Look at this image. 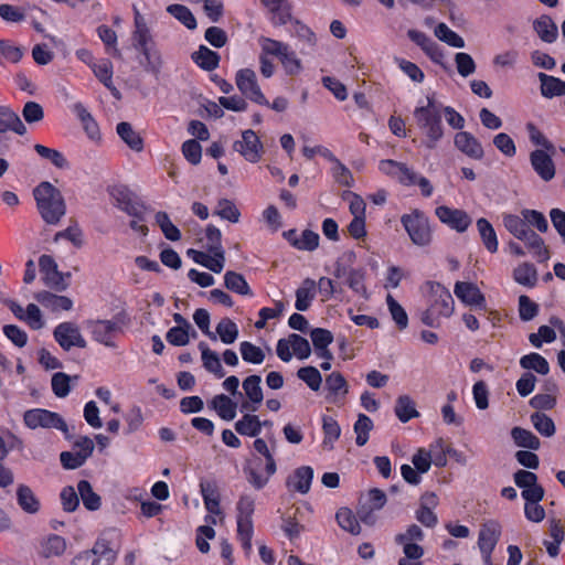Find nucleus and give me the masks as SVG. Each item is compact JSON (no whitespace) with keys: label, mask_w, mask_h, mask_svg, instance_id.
<instances>
[{"label":"nucleus","mask_w":565,"mask_h":565,"mask_svg":"<svg viewBox=\"0 0 565 565\" xmlns=\"http://www.w3.org/2000/svg\"><path fill=\"white\" fill-rule=\"evenodd\" d=\"M533 29L545 43H553L558 36V29L553 19L543 14L533 21Z\"/></svg>","instance_id":"5701e85b"},{"label":"nucleus","mask_w":565,"mask_h":565,"mask_svg":"<svg viewBox=\"0 0 565 565\" xmlns=\"http://www.w3.org/2000/svg\"><path fill=\"white\" fill-rule=\"evenodd\" d=\"M454 142L459 151L471 159L481 160L484 156V151L480 141L468 131L457 132L455 135Z\"/></svg>","instance_id":"f3484780"},{"label":"nucleus","mask_w":565,"mask_h":565,"mask_svg":"<svg viewBox=\"0 0 565 565\" xmlns=\"http://www.w3.org/2000/svg\"><path fill=\"white\" fill-rule=\"evenodd\" d=\"M260 382L259 375H249L243 381V388L252 403L260 404L263 402L264 395Z\"/></svg>","instance_id":"49530a36"},{"label":"nucleus","mask_w":565,"mask_h":565,"mask_svg":"<svg viewBox=\"0 0 565 565\" xmlns=\"http://www.w3.org/2000/svg\"><path fill=\"white\" fill-rule=\"evenodd\" d=\"M534 428L544 437H552L555 434L553 419L544 413L536 412L530 417Z\"/></svg>","instance_id":"8fccbe9b"},{"label":"nucleus","mask_w":565,"mask_h":565,"mask_svg":"<svg viewBox=\"0 0 565 565\" xmlns=\"http://www.w3.org/2000/svg\"><path fill=\"white\" fill-rule=\"evenodd\" d=\"M356 255L353 250L344 252L334 264L333 275L335 278H347L355 268H353V264L355 263Z\"/></svg>","instance_id":"a18cd8bd"},{"label":"nucleus","mask_w":565,"mask_h":565,"mask_svg":"<svg viewBox=\"0 0 565 565\" xmlns=\"http://www.w3.org/2000/svg\"><path fill=\"white\" fill-rule=\"evenodd\" d=\"M235 429L241 435L255 437L260 433L262 422L256 415L245 414L235 423Z\"/></svg>","instance_id":"ea45409f"},{"label":"nucleus","mask_w":565,"mask_h":565,"mask_svg":"<svg viewBox=\"0 0 565 565\" xmlns=\"http://www.w3.org/2000/svg\"><path fill=\"white\" fill-rule=\"evenodd\" d=\"M429 307L437 312V316L448 318L454 312V298L449 290L439 282H428Z\"/></svg>","instance_id":"9b49d317"},{"label":"nucleus","mask_w":565,"mask_h":565,"mask_svg":"<svg viewBox=\"0 0 565 565\" xmlns=\"http://www.w3.org/2000/svg\"><path fill=\"white\" fill-rule=\"evenodd\" d=\"M156 223L158 224L167 239L175 242L181 238L180 230L171 222L169 215L166 212H157Z\"/></svg>","instance_id":"09e8293b"},{"label":"nucleus","mask_w":565,"mask_h":565,"mask_svg":"<svg viewBox=\"0 0 565 565\" xmlns=\"http://www.w3.org/2000/svg\"><path fill=\"white\" fill-rule=\"evenodd\" d=\"M514 280L523 286L533 287L537 280V271L533 264L522 263L513 270Z\"/></svg>","instance_id":"58836bf2"},{"label":"nucleus","mask_w":565,"mask_h":565,"mask_svg":"<svg viewBox=\"0 0 565 565\" xmlns=\"http://www.w3.org/2000/svg\"><path fill=\"white\" fill-rule=\"evenodd\" d=\"M77 492L87 510L96 511L100 508L102 499L96 492H94L89 481L79 480L77 483Z\"/></svg>","instance_id":"473e14b6"},{"label":"nucleus","mask_w":565,"mask_h":565,"mask_svg":"<svg viewBox=\"0 0 565 565\" xmlns=\"http://www.w3.org/2000/svg\"><path fill=\"white\" fill-rule=\"evenodd\" d=\"M330 161L334 163L332 169L335 181L344 186L353 185V175L351 171L341 163L333 154H330Z\"/></svg>","instance_id":"338daca9"},{"label":"nucleus","mask_w":565,"mask_h":565,"mask_svg":"<svg viewBox=\"0 0 565 565\" xmlns=\"http://www.w3.org/2000/svg\"><path fill=\"white\" fill-rule=\"evenodd\" d=\"M477 228L486 248L490 253H495L498 250V238L493 226L486 218L481 217L477 221Z\"/></svg>","instance_id":"4c0bfd02"},{"label":"nucleus","mask_w":565,"mask_h":565,"mask_svg":"<svg viewBox=\"0 0 565 565\" xmlns=\"http://www.w3.org/2000/svg\"><path fill=\"white\" fill-rule=\"evenodd\" d=\"M15 495L17 503L24 513L36 514L41 510L40 499L28 484H18Z\"/></svg>","instance_id":"6ab92c4d"},{"label":"nucleus","mask_w":565,"mask_h":565,"mask_svg":"<svg viewBox=\"0 0 565 565\" xmlns=\"http://www.w3.org/2000/svg\"><path fill=\"white\" fill-rule=\"evenodd\" d=\"M192 60L201 68L205 71H213L218 66L220 55L209 47L201 45L199 50L192 54Z\"/></svg>","instance_id":"f704fd0d"},{"label":"nucleus","mask_w":565,"mask_h":565,"mask_svg":"<svg viewBox=\"0 0 565 565\" xmlns=\"http://www.w3.org/2000/svg\"><path fill=\"white\" fill-rule=\"evenodd\" d=\"M224 344H232L238 337V328L230 318H223L216 326L214 332Z\"/></svg>","instance_id":"79ce46f5"},{"label":"nucleus","mask_w":565,"mask_h":565,"mask_svg":"<svg viewBox=\"0 0 565 565\" xmlns=\"http://www.w3.org/2000/svg\"><path fill=\"white\" fill-rule=\"evenodd\" d=\"M214 214L232 223H238L241 217L239 210L236 207L234 202L228 199H220L217 201Z\"/></svg>","instance_id":"de8ad7c7"},{"label":"nucleus","mask_w":565,"mask_h":565,"mask_svg":"<svg viewBox=\"0 0 565 565\" xmlns=\"http://www.w3.org/2000/svg\"><path fill=\"white\" fill-rule=\"evenodd\" d=\"M315 297L316 281L311 278H306L301 286L296 290V309L299 311H306L310 307Z\"/></svg>","instance_id":"c85d7f7f"},{"label":"nucleus","mask_w":565,"mask_h":565,"mask_svg":"<svg viewBox=\"0 0 565 565\" xmlns=\"http://www.w3.org/2000/svg\"><path fill=\"white\" fill-rule=\"evenodd\" d=\"M167 11L188 29L194 30L196 28V19L188 7L183 4H170Z\"/></svg>","instance_id":"864d4df0"},{"label":"nucleus","mask_w":565,"mask_h":565,"mask_svg":"<svg viewBox=\"0 0 565 565\" xmlns=\"http://www.w3.org/2000/svg\"><path fill=\"white\" fill-rule=\"evenodd\" d=\"M291 245L301 250H315L319 245V235L310 230H305L299 238L291 241Z\"/></svg>","instance_id":"e2e57ef3"},{"label":"nucleus","mask_w":565,"mask_h":565,"mask_svg":"<svg viewBox=\"0 0 565 565\" xmlns=\"http://www.w3.org/2000/svg\"><path fill=\"white\" fill-rule=\"evenodd\" d=\"M326 386L330 395L334 397L345 396L349 392L348 383L339 372H332L326 377Z\"/></svg>","instance_id":"3c124183"},{"label":"nucleus","mask_w":565,"mask_h":565,"mask_svg":"<svg viewBox=\"0 0 565 565\" xmlns=\"http://www.w3.org/2000/svg\"><path fill=\"white\" fill-rule=\"evenodd\" d=\"M200 492L202 494L205 509L215 515L221 514L220 508V492L216 481L214 480H201Z\"/></svg>","instance_id":"aec40b11"},{"label":"nucleus","mask_w":565,"mask_h":565,"mask_svg":"<svg viewBox=\"0 0 565 565\" xmlns=\"http://www.w3.org/2000/svg\"><path fill=\"white\" fill-rule=\"evenodd\" d=\"M407 35L414 43L420 46L422 50L431 57V60L437 61L438 57H441L437 43L434 42L426 33L417 30H409Z\"/></svg>","instance_id":"7c9ffc66"},{"label":"nucleus","mask_w":565,"mask_h":565,"mask_svg":"<svg viewBox=\"0 0 565 565\" xmlns=\"http://www.w3.org/2000/svg\"><path fill=\"white\" fill-rule=\"evenodd\" d=\"M35 299L45 308L53 311L65 310L68 311L73 307V301L66 296H58L50 291H40L35 294Z\"/></svg>","instance_id":"b1692460"},{"label":"nucleus","mask_w":565,"mask_h":565,"mask_svg":"<svg viewBox=\"0 0 565 565\" xmlns=\"http://www.w3.org/2000/svg\"><path fill=\"white\" fill-rule=\"evenodd\" d=\"M129 318L125 312H120L113 320H88L86 328L90 331L95 341L108 347L115 348L114 338L122 332V327L129 323Z\"/></svg>","instance_id":"20e7f679"},{"label":"nucleus","mask_w":565,"mask_h":565,"mask_svg":"<svg viewBox=\"0 0 565 565\" xmlns=\"http://www.w3.org/2000/svg\"><path fill=\"white\" fill-rule=\"evenodd\" d=\"M386 302L393 320L399 330H404L408 326V317L404 308L393 298L392 295H387Z\"/></svg>","instance_id":"bf43d9fd"},{"label":"nucleus","mask_w":565,"mask_h":565,"mask_svg":"<svg viewBox=\"0 0 565 565\" xmlns=\"http://www.w3.org/2000/svg\"><path fill=\"white\" fill-rule=\"evenodd\" d=\"M39 213L43 221L56 225L66 213L64 198L58 189L50 182H41L34 190Z\"/></svg>","instance_id":"f03ea898"},{"label":"nucleus","mask_w":565,"mask_h":565,"mask_svg":"<svg viewBox=\"0 0 565 565\" xmlns=\"http://www.w3.org/2000/svg\"><path fill=\"white\" fill-rule=\"evenodd\" d=\"M39 266L41 273L44 275L43 280L46 286L56 291H64L68 287L67 279L71 274H63L58 271L57 264L54 258L50 255H42L39 259Z\"/></svg>","instance_id":"6e6552de"},{"label":"nucleus","mask_w":565,"mask_h":565,"mask_svg":"<svg viewBox=\"0 0 565 565\" xmlns=\"http://www.w3.org/2000/svg\"><path fill=\"white\" fill-rule=\"evenodd\" d=\"M116 131L120 139L134 151L140 152L143 149V140L134 129L130 122L121 121L117 125Z\"/></svg>","instance_id":"bb28decb"},{"label":"nucleus","mask_w":565,"mask_h":565,"mask_svg":"<svg viewBox=\"0 0 565 565\" xmlns=\"http://www.w3.org/2000/svg\"><path fill=\"white\" fill-rule=\"evenodd\" d=\"M414 118L427 138L426 146L430 149L435 148L437 141L444 136L441 106L435 102L434 97L428 96L425 106L415 108Z\"/></svg>","instance_id":"7ed1b4c3"},{"label":"nucleus","mask_w":565,"mask_h":565,"mask_svg":"<svg viewBox=\"0 0 565 565\" xmlns=\"http://www.w3.org/2000/svg\"><path fill=\"white\" fill-rule=\"evenodd\" d=\"M24 51L21 46L14 45L9 40H0V65L4 62L18 63L22 58Z\"/></svg>","instance_id":"c03bdc74"},{"label":"nucleus","mask_w":565,"mask_h":565,"mask_svg":"<svg viewBox=\"0 0 565 565\" xmlns=\"http://www.w3.org/2000/svg\"><path fill=\"white\" fill-rule=\"evenodd\" d=\"M97 34L99 36V39L103 41V43L109 47L110 50L108 51L113 56L115 57H120L121 56V53L120 51L116 47V43H117V34L116 32L110 29L108 25H99L97 28Z\"/></svg>","instance_id":"680f3d73"},{"label":"nucleus","mask_w":565,"mask_h":565,"mask_svg":"<svg viewBox=\"0 0 565 565\" xmlns=\"http://www.w3.org/2000/svg\"><path fill=\"white\" fill-rule=\"evenodd\" d=\"M236 85L239 92L252 102L263 106L269 105V102L264 96L259 85L257 84L256 74L253 70H239L236 74Z\"/></svg>","instance_id":"9d476101"},{"label":"nucleus","mask_w":565,"mask_h":565,"mask_svg":"<svg viewBox=\"0 0 565 565\" xmlns=\"http://www.w3.org/2000/svg\"><path fill=\"white\" fill-rule=\"evenodd\" d=\"M55 341L65 351L71 350L73 347L86 348L87 343L82 337L78 327L73 322L60 323L53 332Z\"/></svg>","instance_id":"f8f14e48"},{"label":"nucleus","mask_w":565,"mask_h":565,"mask_svg":"<svg viewBox=\"0 0 565 565\" xmlns=\"http://www.w3.org/2000/svg\"><path fill=\"white\" fill-rule=\"evenodd\" d=\"M531 166L539 177L544 181H551L555 177V164L552 158L541 149H536L530 154Z\"/></svg>","instance_id":"a211bd4d"},{"label":"nucleus","mask_w":565,"mask_h":565,"mask_svg":"<svg viewBox=\"0 0 565 565\" xmlns=\"http://www.w3.org/2000/svg\"><path fill=\"white\" fill-rule=\"evenodd\" d=\"M0 131H13L20 136L26 132V128L20 117L9 107L0 106Z\"/></svg>","instance_id":"393cba45"},{"label":"nucleus","mask_w":565,"mask_h":565,"mask_svg":"<svg viewBox=\"0 0 565 565\" xmlns=\"http://www.w3.org/2000/svg\"><path fill=\"white\" fill-rule=\"evenodd\" d=\"M511 437L518 447L537 450L541 446L540 439L531 431L522 427H513Z\"/></svg>","instance_id":"72a5a7b5"},{"label":"nucleus","mask_w":565,"mask_h":565,"mask_svg":"<svg viewBox=\"0 0 565 565\" xmlns=\"http://www.w3.org/2000/svg\"><path fill=\"white\" fill-rule=\"evenodd\" d=\"M71 376L63 372H57L52 376V391L60 397H66L71 391Z\"/></svg>","instance_id":"774afa93"},{"label":"nucleus","mask_w":565,"mask_h":565,"mask_svg":"<svg viewBox=\"0 0 565 565\" xmlns=\"http://www.w3.org/2000/svg\"><path fill=\"white\" fill-rule=\"evenodd\" d=\"M440 222L449 225L458 232H465L471 223L469 215L457 209H450L446 205L438 206L435 211Z\"/></svg>","instance_id":"2eb2a0df"},{"label":"nucleus","mask_w":565,"mask_h":565,"mask_svg":"<svg viewBox=\"0 0 565 565\" xmlns=\"http://www.w3.org/2000/svg\"><path fill=\"white\" fill-rule=\"evenodd\" d=\"M211 406L224 420H232L236 416L237 404L225 394L214 396Z\"/></svg>","instance_id":"c756f323"},{"label":"nucleus","mask_w":565,"mask_h":565,"mask_svg":"<svg viewBox=\"0 0 565 565\" xmlns=\"http://www.w3.org/2000/svg\"><path fill=\"white\" fill-rule=\"evenodd\" d=\"M225 287L238 295L248 296L252 295V290L242 274L228 270L224 275Z\"/></svg>","instance_id":"e433bc0d"},{"label":"nucleus","mask_w":565,"mask_h":565,"mask_svg":"<svg viewBox=\"0 0 565 565\" xmlns=\"http://www.w3.org/2000/svg\"><path fill=\"white\" fill-rule=\"evenodd\" d=\"M435 35L440 41L447 43L450 46L458 47V49H461L465 46L463 39L459 34H457L455 31L449 29L447 26V24H445V23H439L435 28Z\"/></svg>","instance_id":"4d7b16f0"},{"label":"nucleus","mask_w":565,"mask_h":565,"mask_svg":"<svg viewBox=\"0 0 565 565\" xmlns=\"http://www.w3.org/2000/svg\"><path fill=\"white\" fill-rule=\"evenodd\" d=\"M313 478V469L309 466L297 468L287 480V487L306 494L310 490L311 481Z\"/></svg>","instance_id":"4be33fe9"},{"label":"nucleus","mask_w":565,"mask_h":565,"mask_svg":"<svg viewBox=\"0 0 565 565\" xmlns=\"http://www.w3.org/2000/svg\"><path fill=\"white\" fill-rule=\"evenodd\" d=\"M405 231L415 245L426 246L431 241V231L428 217L419 210H414L409 214L401 217Z\"/></svg>","instance_id":"39448f33"},{"label":"nucleus","mask_w":565,"mask_h":565,"mask_svg":"<svg viewBox=\"0 0 565 565\" xmlns=\"http://www.w3.org/2000/svg\"><path fill=\"white\" fill-rule=\"evenodd\" d=\"M395 415L402 423H407L412 418L419 416V413L415 408L414 401L408 395H401L396 399Z\"/></svg>","instance_id":"c9c22d12"},{"label":"nucleus","mask_w":565,"mask_h":565,"mask_svg":"<svg viewBox=\"0 0 565 565\" xmlns=\"http://www.w3.org/2000/svg\"><path fill=\"white\" fill-rule=\"evenodd\" d=\"M365 270L354 269L347 278V285L355 292L367 299V291L364 285Z\"/></svg>","instance_id":"0e129e2a"},{"label":"nucleus","mask_w":565,"mask_h":565,"mask_svg":"<svg viewBox=\"0 0 565 565\" xmlns=\"http://www.w3.org/2000/svg\"><path fill=\"white\" fill-rule=\"evenodd\" d=\"M373 429L372 419L365 414H359L354 424V433L356 434L355 443L358 446H364L369 440V434Z\"/></svg>","instance_id":"6e6d98bb"},{"label":"nucleus","mask_w":565,"mask_h":565,"mask_svg":"<svg viewBox=\"0 0 565 565\" xmlns=\"http://www.w3.org/2000/svg\"><path fill=\"white\" fill-rule=\"evenodd\" d=\"M199 349L201 350L202 362L205 370L213 373L218 379L224 377L225 371L221 364L218 354L212 351L205 342H200Z\"/></svg>","instance_id":"a878e982"},{"label":"nucleus","mask_w":565,"mask_h":565,"mask_svg":"<svg viewBox=\"0 0 565 565\" xmlns=\"http://www.w3.org/2000/svg\"><path fill=\"white\" fill-rule=\"evenodd\" d=\"M34 150L41 158L49 160L58 169H64L68 167L66 158L58 150L49 148L40 143H36L34 146Z\"/></svg>","instance_id":"603ef678"},{"label":"nucleus","mask_w":565,"mask_h":565,"mask_svg":"<svg viewBox=\"0 0 565 565\" xmlns=\"http://www.w3.org/2000/svg\"><path fill=\"white\" fill-rule=\"evenodd\" d=\"M501 535V525L495 520H489L481 525L478 546L486 564L491 565V554Z\"/></svg>","instance_id":"1a4fd4ad"},{"label":"nucleus","mask_w":565,"mask_h":565,"mask_svg":"<svg viewBox=\"0 0 565 565\" xmlns=\"http://www.w3.org/2000/svg\"><path fill=\"white\" fill-rule=\"evenodd\" d=\"M243 470L247 481L257 490L263 489L273 476L265 471L264 460L258 456H253Z\"/></svg>","instance_id":"dca6fc26"},{"label":"nucleus","mask_w":565,"mask_h":565,"mask_svg":"<svg viewBox=\"0 0 565 565\" xmlns=\"http://www.w3.org/2000/svg\"><path fill=\"white\" fill-rule=\"evenodd\" d=\"M66 550V541L57 534H50L40 541L38 553L43 558L58 557Z\"/></svg>","instance_id":"412c9836"},{"label":"nucleus","mask_w":565,"mask_h":565,"mask_svg":"<svg viewBox=\"0 0 565 565\" xmlns=\"http://www.w3.org/2000/svg\"><path fill=\"white\" fill-rule=\"evenodd\" d=\"M503 225L516 239L524 242L525 246L533 250L537 257L542 259L550 257L548 249L543 238L531 228L533 227L540 233H546L548 231L547 218L542 212L523 209L520 215L504 214Z\"/></svg>","instance_id":"f257e3e1"},{"label":"nucleus","mask_w":565,"mask_h":565,"mask_svg":"<svg viewBox=\"0 0 565 565\" xmlns=\"http://www.w3.org/2000/svg\"><path fill=\"white\" fill-rule=\"evenodd\" d=\"M239 351L243 360L248 363L260 364L265 359L263 350L248 341H243L239 344Z\"/></svg>","instance_id":"052dcab7"},{"label":"nucleus","mask_w":565,"mask_h":565,"mask_svg":"<svg viewBox=\"0 0 565 565\" xmlns=\"http://www.w3.org/2000/svg\"><path fill=\"white\" fill-rule=\"evenodd\" d=\"M289 342H291L292 353L299 360H305L310 356L311 348H310L309 341L306 338H303L297 333H291V334H289Z\"/></svg>","instance_id":"69168bd1"},{"label":"nucleus","mask_w":565,"mask_h":565,"mask_svg":"<svg viewBox=\"0 0 565 565\" xmlns=\"http://www.w3.org/2000/svg\"><path fill=\"white\" fill-rule=\"evenodd\" d=\"M297 376L303 381L309 388L317 392L321 387L322 376L317 367L303 366L297 371Z\"/></svg>","instance_id":"13d9d810"},{"label":"nucleus","mask_w":565,"mask_h":565,"mask_svg":"<svg viewBox=\"0 0 565 565\" xmlns=\"http://www.w3.org/2000/svg\"><path fill=\"white\" fill-rule=\"evenodd\" d=\"M242 138V140L234 142V150L239 152L247 161L257 162L262 157L263 150L259 138L250 129L243 131Z\"/></svg>","instance_id":"ddd939ff"},{"label":"nucleus","mask_w":565,"mask_h":565,"mask_svg":"<svg viewBox=\"0 0 565 565\" xmlns=\"http://www.w3.org/2000/svg\"><path fill=\"white\" fill-rule=\"evenodd\" d=\"M539 79L541 82V94L546 98H553L556 96L565 95V82L547 75L545 73H539Z\"/></svg>","instance_id":"cd10ccee"},{"label":"nucleus","mask_w":565,"mask_h":565,"mask_svg":"<svg viewBox=\"0 0 565 565\" xmlns=\"http://www.w3.org/2000/svg\"><path fill=\"white\" fill-rule=\"evenodd\" d=\"M356 518L358 516L348 508L339 509L335 514L339 526L353 535L361 533V526Z\"/></svg>","instance_id":"a19ab883"},{"label":"nucleus","mask_w":565,"mask_h":565,"mask_svg":"<svg viewBox=\"0 0 565 565\" xmlns=\"http://www.w3.org/2000/svg\"><path fill=\"white\" fill-rule=\"evenodd\" d=\"M520 365L525 370H533L542 375H546L550 372L548 362L539 353H530L522 356Z\"/></svg>","instance_id":"37998d69"},{"label":"nucleus","mask_w":565,"mask_h":565,"mask_svg":"<svg viewBox=\"0 0 565 565\" xmlns=\"http://www.w3.org/2000/svg\"><path fill=\"white\" fill-rule=\"evenodd\" d=\"M116 558V552L109 546V543L99 539L93 548L76 555L70 565H113Z\"/></svg>","instance_id":"0eeeda50"},{"label":"nucleus","mask_w":565,"mask_h":565,"mask_svg":"<svg viewBox=\"0 0 565 565\" xmlns=\"http://www.w3.org/2000/svg\"><path fill=\"white\" fill-rule=\"evenodd\" d=\"M456 297L467 306L486 310V297L473 282L457 281L454 288Z\"/></svg>","instance_id":"4468645a"},{"label":"nucleus","mask_w":565,"mask_h":565,"mask_svg":"<svg viewBox=\"0 0 565 565\" xmlns=\"http://www.w3.org/2000/svg\"><path fill=\"white\" fill-rule=\"evenodd\" d=\"M23 420L31 429L39 427L56 428L64 434L66 439L72 438V435L68 434L66 422L57 413L41 408L29 409L24 413Z\"/></svg>","instance_id":"423d86ee"},{"label":"nucleus","mask_w":565,"mask_h":565,"mask_svg":"<svg viewBox=\"0 0 565 565\" xmlns=\"http://www.w3.org/2000/svg\"><path fill=\"white\" fill-rule=\"evenodd\" d=\"M436 503V495L434 493H426L422 497L420 508L416 512V519L425 526L433 527L437 524V515L430 510L428 504Z\"/></svg>","instance_id":"2f4dec72"},{"label":"nucleus","mask_w":565,"mask_h":565,"mask_svg":"<svg viewBox=\"0 0 565 565\" xmlns=\"http://www.w3.org/2000/svg\"><path fill=\"white\" fill-rule=\"evenodd\" d=\"M322 429L324 434L323 445L329 449H333V443L339 439L341 434L338 422L333 417L324 416L322 418Z\"/></svg>","instance_id":"5fc2aeb1"}]
</instances>
